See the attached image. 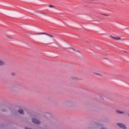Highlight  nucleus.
I'll use <instances>...</instances> for the list:
<instances>
[{"instance_id": "nucleus-1", "label": "nucleus", "mask_w": 129, "mask_h": 129, "mask_svg": "<svg viewBox=\"0 0 129 129\" xmlns=\"http://www.w3.org/2000/svg\"><path fill=\"white\" fill-rule=\"evenodd\" d=\"M36 35L37 36L44 35V36H42V40L44 43H46L47 44H49V43H50L51 41H52L53 39H54V36H53V35L48 34L46 33H36Z\"/></svg>"}, {"instance_id": "nucleus-2", "label": "nucleus", "mask_w": 129, "mask_h": 129, "mask_svg": "<svg viewBox=\"0 0 129 129\" xmlns=\"http://www.w3.org/2000/svg\"><path fill=\"white\" fill-rule=\"evenodd\" d=\"M70 52L74 55H79V54H80V51L74 48H71L70 50Z\"/></svg>"}, {"instance_id": "nucleus-3", "label": "nucleus", "mask_w": 129, "mask_h": 129, "mask_svg": "<svg viewBox=\"0 0 129 129\" xmlns=\"http://www.w3.org/2000/svg\"><path fill=\"white\" fill-rule=\"evenodd\" d=\"M116 112L117 113H118V114H122L124 113V111H120V110H116Z\"/></svg>"}, {"instance_id": "nucleus-4", "label": "nucleus", "mask_w": 129, "mask_h": 129, "mask_svg": "<svg viewBox=\"0 0 129 129\" xmlns=\"http://www.w3.org/2000/svg\"><path fill=\"white\" fill-rule=\"evenodd\" d=\"M117 124L118 126H120V127H122V128H124L125 127V126L121 123H118Z\"/></svg>"}, {"instance_id": "nucleus-5", "label": "nucleus", "mask_w": 129, "mask_h": 129, "mask_svg": "<svg viewBox=\"0 0 129 129\" xmlns=\"http://www.w3.org/2000/svg\"><path fill=\"white\" fill-rule=\"evenodd\" d=\"M113 38L114 40H116V41H120V40H121V38L118 37H113Z\"/></svg>"}, {"instance_id": "nucleus-6", "label": "nucleus", "mask_w": 129, "mask_h": 129, "mask_svg": "<svg viewBox=\"0 0 129 129\" xmlns=\"http://www.w3.org/2000/svg\"><path fill=\"white\" fill-rule=\"evenodd\" d=\"M94 74H95V75H97V76H98L99 77H102V75L99 73H94Z\"/></svg>"}, {"instance_id": "nucleus-7", "label": "nucleus", "mask_w": 129, "mask_h": 129, "mask_svg": "<svg viewBox=\"0 0 129 129\" xmlns=\"http://www.w3.org/2000/svg\"><path fill=\"white\" fill-rule=\"evenodd\" d=\"M48 7L50 8V9H54L55 8V6L52 5H49L48 6Z\"/></svg>"}, {"instance_id": "nucleus-8", "label": "nucleus", "mask_w": 129, "mask_h": 129, "mask_svg": "<svg viewBox=\"0 0 129 129\" xmlns=\"http://www.w3.org/2000/svg\"><path fill=\"white\" fill-rule=\"evenodd\" d=\"M19 113H20V114H24V111H23L22 110H20L19 111Z\"/></svg>"}, {"instance_id": "nucleus-9", "label": "nucleus", "mask_w": 129, "mask_h": 129, "mask_svg": "<svg viewBox=\"0 0 129 129\" xmlns=\"http://www.w3.org/2000/svg\"><path fill=\"white\" fill-rule=\"evenodd\" d=\"M33 122H35V123H39L38 122V120L37 119H33Z\"/></svg>"}, {"instance_id": "nucleus-10", "label": "nucleus", "mask_w": 129, "mask_h": 129, "mask_svg": "<svg viewBox=\"0 0 129 129\" xmlns=\"http://www.w3.org/2000/svg\"><path fill=\"white\" fill-rule=\"evenodd\" d=\"M5 64V62L2 60H0V66L2 65H4Z\"/></svg>"}, {"instance_id": "nucleus-11", "label": "nucleus", "mask_w": 129, "mask_h": 129, "mask_svg": "<svg viewBox=\"0 0 129 129\" xmlns=\"http://www.w3.org/2000/svg\"><path fill=\"white\" fill-rule=\"evenodd\" d=\"M89 1H90V2H94V3L99 2V0H89Z\"/></svg>"}, {"instance_id": "nucleus-12", "label": "nucleus", "mask_w": 129, "mask_h": 129, "mask_svg": "<svg viewBox=\"0 0 129 129\" xmlns=\"http://www.w3.org/2000/svg\"><path fill=\"white\" fill-rule=\"evenodd\" d=\"M41 14H42L43 15H46V13H45L44 12H41Z\"/></svg>"}, {"instance_id": "nucleus-13", "label": "nucleus", "mask_w": 129, "mask_h": 129, "mask_svg": "<svg viewBox=\"0 0 129 129\" xmlns=\"http://www.w3.org/2000/svg\"><path fill=\"white\" fill-rule=\"evenodd\" d=\"M104 16H108V15H104Z\"/></svg>"}, {"instance_id": "nucleus-14", "label": "nucleus", "mask_w": 129, "mask_h": 129, "mask_svg": "<svg viewBox=\"0 0 129 129\" xmlns=\"http://www.w3.org/2000/svg\"><path fill=\"white\" fill-rule=\"evenodd\" d=\"M128 116H129V114H128Z\"/></svg>"}]
</instances>
